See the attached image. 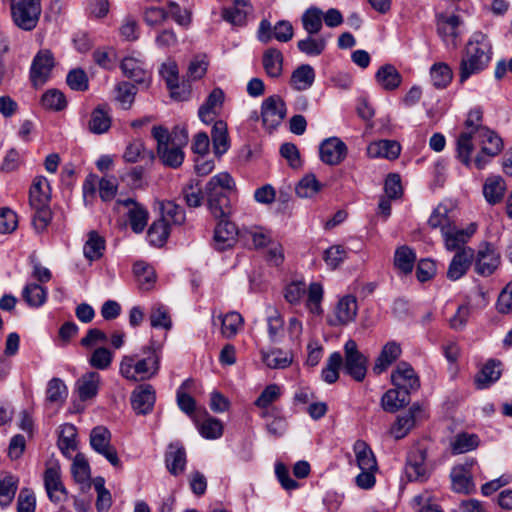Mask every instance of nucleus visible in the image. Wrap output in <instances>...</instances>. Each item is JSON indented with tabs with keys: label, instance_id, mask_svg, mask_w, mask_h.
<instances>
[{
	"label": "nucleus",
	"instance_id": "nucleus-1",
	"mask_svg": "<svg viewBox=\"0 0 512 512\" xmlns=\"http://www.w3.org/2000/svg\"><path fill=\"white\" fill-rule=\"evenodd\" d=\"M144 355L141 359L136 356H124L120 362L119 372L129 381H144L153 378L158 374L160 368V346L155 347L154 343L143 347Z\"/></svg>",
	"mask_w": 512,
	"mask_h": 512
},
{
	"label": "nucleus",
	"instance_id": "nucleus-2",
	"mask_svg": "<svg viewBox=\"0 0 512 512\" xmlns=\"http://www.w3.org/2000/svg\"><path fill=\"white\" fill-rule=\"evenodd\" d=\"M491 44L482 32H475L468 41L460 63V81L484 70L491 60Z\"/></svg>",
	"mask_w": 512,
	"mask_h": 512
},
{
	"label": "nucleus",
	"instance_id": "nucleus-3",
	"mask_svg": "<svg viewBox=\"0 0 512 512\" xmlns=\"http://www.w3.org/2000/svg\"><path fill=\"white\" fill-rule=\"evenodd\" d=\"M152 136L157 141V154L162 163L171 168H178L184 160V152L181 146L188 141L186 130L174 132V136L169 133L168 129L159 125L152 128Z\"/></svg>",
	"mask_w": 512,
	"mask_h": 512
},
{
	"label": "nucleus",
	"instance_id": "nucleus-4",
	"mask_svg": "<svg viewBox=\"0 0 512 512\" xmlns=\"http://www.w3.org/2000/svg\"><path fill=\"white\" fill-rule=\"evenodd\" d=\"M50 199L48 180L43 176L36 177L29 191V204L34 211L32 225L37 233L44 232L52 220Z\"/></svg>",
	"mask_w": 512,
	"mask_h": 512
},
{
	"label": "nucleus",
	"instance_id": "nucleus-5",
	"mask_svg": "<svg viewBox=\"0 0 512 512\" xmlns=\"http://www.w3.org/2000/svg\"><path fill=\"white\" fill-rule=\"evenodd\" d=\"M13 23L24 31L33 30L42 12L41 0H10Z\"/></svg>",
	"mask_w": 512,
	"mask_h": 512
},
{
	"label": "nucleus",
	"instance_id": "nucleus-6",
	"mask_svg": "<svg viewBox=\"0 0 512 512\" xmlns=\"http://www.w3.org/2000/svg\"><path fill=\"white\" fill-rule=\"evenodd\" d=\"M475 133V141L481 146V150L474 159V165L477 169H483L491 158L502 151L503 142L494 131L488 128H480Z\"/></svg>",
	"mask_w": 512,
	"mask_h": 512
},
{
	"label": "nucleus",
	"instance_id": "nucleus-7",
	"mask_svg": "<svg viewBox=\"0 0 512 512\" xmlns=\"http://www.w3.org/2000/svg\"><path fill=\"white\" fill-rule=\"evenodd\" d=\"M90 445L98 454L102 455L112 466L121 467L117 451L111 445V433L104 426H96L90 432Z\"/></svg>",
	"mask_w": 512,
	"mask_h": 512
},
{
	"label": "nucleus",
	"instance_id": "nucleus-8",
	"mask_svg": "<svg viewBox=\"0 0 512 512\" xmlns=\"http://www.w3.org/2000/svg\"><path fill=\"white\" fill-rule=\"evenodd\" d=\"M474 270L483 277L492 275L501 263V255L489 242H482L477 252H474Z\"/></svg>",
	"mask_w": 512,
	"mask_h": 512
},
{
	"label": "nucleus",
	"instance_id": "nucleus-9",
	"mask_svg": "<svg viewBox=\"0 0 512 512\" xmlns=\"http://www.w3.org/2000/svg\"><path fill=\"white\" fill-rule=\"evenodd\" d=\"M427 450L419 445L412 447L406 458L405 476L408 481L423 482L429 477V469L426 464Z\"/></svg>",
	"mask_w": 512,
	"mask_h": 512
},
{
	"label": "nucleus",
	"instance_id": "nucleus-10",
	"mask_svg": "<svg viewBox=\"0 0 512 512\" xmlns=\"http://www.w3.org/2000/svg\"><path fill=\"white\" fill-rule=\"evenodd\" d=\"M345 360L343 370L356 381H362L367 372V359L359 352L354 340H348L344 345Z\"/></svg>",
	"mask_w": 512,
	"mask_h": 512
},
{
	"label": "nucleus",
	"instance_id": "nucleus-11",
	"mask_svg": "<svg viewBox=\"0 0 512 512\" xmlns=\"http://www.w3.org/2000/svg\"><path fill=\"white\" fill-rule=\"evenodd\" d=\"M286 116V105L279 95H272L266 98L261 106V117L263 125L273 130L277 128Z\"/></svg>",
	"mask_w": 512,
	"mask_h": 512
},
{
	"label": "nucleus",
	"instance_id": "nucleus-12",
	"mask_svg": "<svg viewBox=\"0 0 512 512\" xmlns=\"http://www.w3.org/2000/svg\"><path fill=\"white\" fill-rule=\"evenodd\" d=\"M294 35L292 24L287 20H280L274 26L268 20H262L258 29V39L262 43H268L273 38L279 42H288Z\"/></svg>",
	"mask_w": 512,
	"mask_h": 512
},
{
	"label": "nucleus",
	"instance_id": "nucleus-13",
	"mask_svg": "<svg viewBox=\"0 0 512 512\" xmlns=\"http://www.w3.org/2000/svg\"><path fill=\"white\" fill-rule=\"evenodd\" d=\"M393 385L407 393H412L420 388V380L414 369L407 362H400L391 374Z\"/></svg>",
	"mask_w": 512,
	"mask_h": 512
},
{
	"label": "nucleus",
	"instance_id": "nucleus-14",
	"mask_svg": "<svg viewBox=\"0 0 512 512\" xmlns=\"http://www.w3.org/2000/svg\"><path fill=\"white\" fill-rule=\"evenodd\" d=\"M54 67V57L50 50L39 51L33 59L30 69V79L34 86L43 84L48 79Z\"/></svg>",
	"mask_w": 512,
	"mask_h": 512
},
{
	"label": "nucleus",
	"instance_id": "nucleus-15",
	"mask_svg": "<svg viewBox=\"0 0 512 512\" xmlns=\"http://www.w3.org/2000/svg\"><path fill=\"white\" fill-rule=\"evenodd\" d=\"M156 392L152 385L141 384L131 393V405L137 414H149L154 407Z\"/></svg>",
	"mask_w": 512,
	"mask_h": 512
},
{
	"label": "nucleus",
	"instance_id": "nucleus-16",
	"mask_svg": "<svg viewBox=\"0 0 512 512\" xmlns=\"http://www.w3.org/2000/svg\"><path fill=\"white\" fill-rule=\"evenodd\" d=\"M476 232V224L471 223L468 227L461 229L453 225L442 234L444 239L445 248L448 251H460L461 249L468 248L465 244Z\"/></svg>",
	"mask_w": 512,
	"mask_h": 512
},
{
	"label": "nucleus",
	"instance_id": "nucleus-17",
	"mask_svg": "<svg viewBox=\"0 0 512 512\" xmlns=\"http://www.w3.org/2000/svg\"><path fill=\"white\" fill-rule=\"evenodd\" d=\"M320 159L327 165L340 164L347 155V146L337 137L324 140L319 148Z\"/></svg>",
	"mask_w": 512,
	"mask_h": 512
},
{
	"label": "nucleus",
	"instance_id": "nucleus-18",
	"mask_svg": "<svg viewBox=\"0 0 512 512\" xmlns=\"http://www.w3.org/2000/svg\"><path fill=\"white\" fill-rule=\"evenodd\" d=\"M44 484L48 497L52 502L59 504L67 499V491L62 483L58 466L48 467L45 470Z\"/></svg>",
	"mask_w": 512,
	"mask_h": 512
},
{
	"label": "nucleus",
	"instance_id": "nucleus-19",
	"mask_svg": "<svg viewBox=\"0 0 512 512\" xmlns=\"http://www.w3.org/2000/svg\"><path fill=\"white\" fill-rule=\"evenodd\" d=\"M238 235L237 227L234 223L226 219H220L214 230L213 245L215 249L224 251L233 247Z\"/></svg>",
	"mask_w": 512,
	"mask_h": 512
},
{
	"label": "nucleus",
	"instance_id": "nucleus-20",
	"mask_svg": "<svg viewBox=\"0 0 512 512\" xmlns=\"http://www.w3.org/2000/svg\"><path fill=\"white\" fill-rule=\"evenodd\" d=\"M235 183L227 172H221L210 178L205 186L207 200L229 196L233 191Z\"/></svg>",
	"mask_w": 512,
	"mask_h": 512
},
{
	"label": "nucleus",
	"instance_id": "nucleus-21",
	"mask_svg": "<svg viewBox=\"0 0 512 512\" xmlns=\"http://www.w3.org/2000/svg\"><path fill=\"white\" fill-rule=\"evenodd\" d=\"M473 260L474 250L472 248L457 251L449 264L447 277L452 281L460 279L466 274Z\"/></svg>",
	"mask_w": 512,
	"mask_h": 512
},
{
	"label": "nucleus",
	"instance_id": "nucleus-22",
	"mask_svg": "<svg viewBox=\"0 0 512 512\" xmlns=\"http://www.w3.org/2000/svg\"><path fill=\"white\" fill-rule=\"evenodd\" d=\"M160 73L164 78L167 87L170 90V95L173 99L178 101H184L189 98L190 86H183V94L178 93L180 85L178 83V67L175 62L164 63L161 67Z\"/></svg>",
	"mask_w": 512,
	"mask_h": 512
},
{
	"label": "nucleus",
	"instance_id": "nucleus-23",
	"mask_svg": "<svg viewBox=\"0 0 512 512\" xmlns=\"http://www.w3.org/2000/svg\"><path fill=\"white\" fill-rule=\"evenodd\" d=\"M224 102V92L221 88H214L206 101L200 106L198 115L202 122L208 124L217 114Z\"/></svg>",
	"mask_w": 512,
	"mask_h": 512
},
{
	"label": "nucleus",
	"instance_id": "nucleus-24",
	"mask_svg": "<svg viewBox=\"0 0 512 512\" xmlns=\"http://www.w3.org/2000/svg\"><path fill=\"white\" fill-rule=\"evenodd\" d=\"M121 70L123 74L135 81L136 83H148L150 74L144 67V62L135 57H125L121 62Z\"/></svg>",
	"mask_w": 512,
	"mask_h": 512
},
{
	"label": "nucleus",
	"instance_id": "nucleus-25",
	"mask_svg": "<svg viewBox=\"0 0 512 512\" xmlns=\"http://www.w3.org/2000/svg\"><path fill=\"white\" fill-rule=\"evenodd\" d=\"M401 152V146L394 140H379L372 142L367 147V154L371 158H386L394 160L398 158Z\"/></svg>",
	"mask_w": 512,
	"mask_h": 512
},
{
	"label": "nucleus",
	"instance_id": "nucleus-26",
	"mask_svg": "<svg viewBox=\"0 0 512 512\" xmlns=\"http://www.w3.org/2000/svg\"><path fill=\"white\" fill-rule=\"evenodd\" d=\"M502 374L501 362L490 359L480 369L475 376V384L478 389H485L496 382Z\"/></svg>",
	"mask_w": 512,
	"mask_h": 512
},
{
	"label": "nucleus",
	"instance_id": "nucleus-27",
	"mask_svg": "<svg viewBox=\"0 0 512 512\" xmlns=\"http://www.w3.org/2000/svg\"><path fill=\"white\" fill-rule=\"evenodd\" d=\"M101 376L98 372L91 371L82 375L76 383L79 398L82 401L94 398L99 390Z\"/></svg>",
	"mask_w": 512,
	"mask_h": 512
},
{
	"label": "nucleus",
	"instance_id": "nucleus-28",
	"mask_svg": "<svg viewBox=\"0 0 512 512\" xmlns=\"http://www.w3.org/2000/svg\"><path fill=\"white\" fill-rule=\"evenodd\" d=\"M357 302L353 296H345L339 300L335 309V320H331V325H344L356 317Z\"/></svg>",
	"mask_w": 512,
	"mask_h": 512
},
{
	"label": "nucleus",
	"instance_id": "nucleus-29",
	"mask_svg": "<svg viewBox=\"0 0 512 512\" xmlns=\"http://www.w3.org/2000/svg\"><path fill=\"white\" fill-rule=\"evenodd\" d=\"M401 355V347L394 341L388 342L382 348L373 366V372L377 375L383 373Z\"/></svg>",
	"mask_w": 512,
	"mask_h": 512
},
{
	"label": "nucleus",
	"instance_id": "nucleus-30",
	"mask_svg": "<svg viewBox=\"0 0 512 512\" xmlns=\"http://www.w3.org/2000/svg\"><path fill=\"white\" fill-rule=\"evenodd\" d=\"M375 78L379 86L387 91L397 89L402 82L401 74L391 64L381 66L376 72Z\"/></svg>",
	"mask_w": 512,
	"mask_h": 512
},
{
	"label": "nucleus",
	"instance_id": "nucleus-31",
	"mask_svg": "<svg viewBox=\"0 0 512 512\" xmlns=\"http://www.w3.org/2000/svg\"><path fill=\"white\" fill-rule=\"evenodd\" d=\"M506 191V184L500 176H490L483 185V195L490 205H495L502 201Z\"/></svg>",
	"mask_w": 512,
	"mask_h": 512
},
{
	"label": "nucleus",
	"instance_id": "nucleus-32",
	"mask_svg": "<svg viewBox=\"0 0 512 512\" xmlns=\"http://www.w3.org/2000/svg\"><path fill=\"white\" fill-rule=\"evenodd\" d=\"M314 81V68L309 64H302L292 72L290 85L297 91H305L313 85Z\"/></svg>",
	"mask_w": 512,
	"mask_h": 512
},
{
	"label": "nucleus",
	"instance_id": "nucleus-33",
	"mask_svg": "<svg viewBox=\"0 0 512 512\" xmlns=\"http://www.w3.org/2000/svg\"><path fill=\"white\" fill-rule=\"evenodd\" d=\"M166 467L173 475L182 473L186 465V453L178 443L170 444L165 457Z\"/></svg>",
	"mask_w": 512,
	"mask_h": 512
},
{
	"label": "nucleus",
	"instance_id": "nucleus-34",
	"mask_svg": "<svg viewBox=\"0 0 512 512\" xmlns=\"http://www.w3.org/2000/svg\"><path fill=\"white\" fill-rule=\"evenodd\" d=\"M409 393L395 387L388 390L381 399L382 408L390 413H394L410 402Z\"/></svg>",
	"mask_w": 512,
	"mask_h": 512
},
{
	"label": "nucleus",
	"instance_id": "nucleus-35",
	"mask_svg": "<svg viewBox=\"0 0 512 512\" xmlns=\"http://www.w3.org/2000/svg\"><path fill=\"white\" fill-rule=\"evenodd\" d=\"M211 137L213 142L214 153L216 156L221 157L228 151L230 147L226 122L222 120L216 121L211 131Z\"/></svg>",
	"mask_w": 512,
	"mask_h": 512
},
{
	"label": "nucleus",
	"instance_id": "nucleus-36",
	"mask_svg": "<svg viewBox=\"0 0 512 512\" xmlns=\"http://www.w3.org/2000/svg\"><path fill=\"white\" fill-rule=\"evenodd\" d=\"M452 489L457 493L470 494L474 490L472 476L463 466L454 467L450 474Z\"/></svg>",
	"mask_w": 512,
	"mask_h": 512
},
{
	"label": "nucleus",
	"instance_id": "nucleus-37",
	"mask_svg": "<svg viewBox=\"0 0 512 512\" xmlns=\"http://www.w3.org/2000/svg\"><path fill=\"white\" fill-rule=\"evenodd\" d=\"M356 462L361 470H377V462L369 445L363 440L354 443Z\"/></svg>",
	"mask_w": 512,
	"mask_h": 512
},
{
	"label": "nucleus",
	"instance_id": "nucleus-38",
	"mask_svg": "<svg viewBox=\"0 0 512 512\" xmlns=\"http://www.w3.org/2000/svg\"><path fill=\"white\" fill-rule=\"evenodd\" d=\"M416 261V254L407 245L398 247L394 254V266L402 274H410Z\"/></svg>",
	"mask_w": 512,
	"mask_h": 512
},
{
	"label": "nucleus",
	"instance_id": "nucleus-39",
	"mask_svg": "<svg viewBox=\"0 0 512 512\" xmlns=\"http://www.w3.org/2000/svg\"><path fill=\"white\" fill-rule=\"evenodd\" d=\"M105 239L96 231H90L83 247L84 256L89 261L99 260L105 250Z\"/></svg>",
	"mask_w": 512,
	"mask_h": 512
},
{
	"label": "nucleus",
	"instance_id": "nucleus-40",
	"mask_svg": "<svg viewBox=\"0 0 512 512\" xmlns=\"http://www.w3.org/2000/svg\"><path fill=\"white\" fill-rule=\"evenodd\" d=\"M475 137L470 132H462L457 138V157L466 167H471L474 160L471 155L474 151Z\"/></svg>",
	"mask_w": 512,
	"mask_h": 512
},
{
	"label": "nucleus",
	"instance_id": "nucleus-41",
	"mask_svg": "<svg viewBox=\"0 0 512 512\" xmlns=\"http://www.w3.org/2000/svg\"><path fill=\"white\" fill-rule=\"evenodd\" d=\"M161 220L171 227L172 225H182L185 222L184 209L174 201H164L160 204Z\"/></svg>",
	"mask_w": 512,
	"mask_h": 512
},
{
	"label": "nucleus",
	"instance_id": "nucleus-42",
	"mask_svg": "<svg viewBox=\"0 0 512 512\" xmlns=\"http://www.w3.org/2000/svg\"><path fill=\"white\" fill-rule=\"evenodd\" d=\"M283 55L276 48H269L263 54V67L268 76L278 78L282 74Z\"/></svg>",
	"mask_w": 512,
	"mask_h": 512
},
{
	"label": "nucleus",
	"instance_id": "nucleus-43",
	"mask_svg": "<svg viewBox=\"0 0 512 512\" xmlns=\"http://www.w3.org/2000/svg\"><path fill=\"white\" fill-rule=\"evenodd\" d=\"M327 45L326 38L324 36L309 35L297 42V48L300 52L307 56H319L321 55Z\"/></svg>",
	"mask_w": 512,
	"mask_h": 512
},
{
	"label": "nucleus",
	"instance_id": "nucleus-44",
	"mask_svg": "<svg viewBox=\"0 0 512 512\" xmlns=\"http://www.w3.org/2000/svg\"><path fill=\"white\" fill-rule=\"evenodd\" d=\"M428 224L433 229L440 228L441 233L455 225L452 217L450 216V209L444 204H439L433 210L428 219Z\"/></svg>",
	"mask_w": 512,
	"mask_h": 512
},
{
	"label": "nucleus",
	"instance_id": "nucleus-45",
	"mask_svg": "<svg viewBox=\"0 0 512 512\" xmlns=\"http://www.w3.org/2000/svg\"><path fill=\"white\" fill-rule=\"evenodd\" d=\"M111 126V117L103 106H98L91 113L88 123L90 132L94 134H103L109 130Z\"/></svg>",
	"mask_w": 512,
	"mask_h": 512
},
{
	"label": "nucleus",
	"instance_id": "nucleus-46",
	"mask_svg": "<svg viewBox=\"0 0 512 512\" xmlns=\"http://www.w3.org/2000/svg\"><path fill=\"white\" fill-rule=\"evenodd\" d=\"M76 428L72 424H64L58 438V447L66 457H71V453L76 449Z\"/></svg>",
	"mask_w": 512,
	"mask_h": 512
},
{
	"label": "nucleus",
	"instance_id": "nucleus-47",
	"mask_svg": "<svg viewBox=\"0 0 512 512\" xmlns=\"http://www.w3.org/2000/svg\"><path fill=\"white\" fill-rule=\"evenodd\" d=\"M267 325L270 340L279 341L284 335V320L277 309L272 307L267 309Z\"/></svg>",
	"mask_w": 512,
	"mask_h": 512
},
{
	"label": "nucleus",
	"instance_id": "nucleus-48",
	"mask_svg": "<svg viewBox=\"0 0 512 512\" xmlns=\"http://www.w3.org/2000/svg\"><path fill=\"white\" fill-rule=\"evenodd\" d=\"M301 21L307 34L316 35L322 29L323 13L318 8H309L302 14Z\"/></svg>",
	"mask_w": 512,
	"mask_h": 512
},
{
	"label": "nucleus",
	"instance_id": "nucleus-49",
	"mask_svg": "<svg viewBox=\"0 0 512 512\" xmlns=\"http://www.w3.org/2000/svg\"><path fill=\"white\" fill-rule=\"evenodd\" d=\"M343 367V357L339 352H333L322 370V379L328 383L333 384L339 378V370Z\"/></svg>",
	"mask_w": 512,
	"mask_h": 512
},
{
	"label": "nucleus",
	"instance_id": "nucleus-50",
	"mask_svg": "<svg viewBox=\"0 0 512 512\" xmlns=\"http://www.w3.org/2000/svg\"><path fill=\"white\" fill-rule=\"evenodd\" d=\"M323 185L316 179L314 174L305 175L296 185L295 191L300 198H311L316 195Z\"/></svg>",
	"mask_w": 512,
	"mask_h": 512
},
{
	"label": "nucleus",
	"instance_id": "nucleus-51",
	"mask_svg": "<svg viewBox=\"0 0 512 512\" xmlns=\"http://www.w3.org/2000/svg\"><path fill=\"white\" fill-rule=\"evenodd\" d=\"M22 297L29 306L39 307L46 301L47 292L41 285L31 283L24 287Z\"/></svg>",
	"mask_w": 512,
	"mask_h": 512
},
{
	"label": "nucleus",
	"instance_id": "nucleus-52",
	"mask_svg": "<svg viewBox=\"0 0 512 512\" xmlns=\"http://www.w3.org/2000/svg\"><path fill=\"white\" fill-rule=\"evenodd\" d=\"M170 234V226L161 219L152 223L147 232L149 242L154 246H162Z\"/></svg>",
	"mask_w": 512,
	"mask_h": 512
},
{
	"label": "nucleus",
	"instance_id": "nucleus-53",
	"mask_svg": "<svg viewBox=\"0 0 512 512\" xmlns=\"http://www.w3.org/2000/svg\"><path fill=\"white\" fill-rule=\"evenodd\" d=\"M127 216L131 229L135 233H141L147 225L149 213L143 205H134L128 210Z\"/></svg>",
	"mask_w": 512,
	"mask_h": 512
},
{
	"label": "nucleus",
	"instance_id": "nucleus-54",
	"mask_svg": "<svg viewBox=\"0 0 512 512\" xmlns=\"http://www.w3.org/2000/svg\"><path fill=\"white\" fill-rule=\"evenodd\" d=\"M133 272L139 282V285L144 290H149L155 282V273L153 268L145 262H136L133 266Z\"/></svg>",
	"mask_w": 512,
	"mask_h": 512
},
{
	"label": "nucleus",
	"instance_id": "nucleus-55",
	"mask_svg": "<svg viewBox=\"0 0 512 512\" xmlns=\"http://www.w3.org/2000/svg\"><path fill=\"white\" fill-rule=\"evenodd\" d=\"M182 194L187 206L196 208L203 202V193L200 183L195 180H190L182 189Z\"/></svg>",
	"mask_w": 512,
	"mask_h": 512
},
{
	"label": "nucleus",
	"instance_id": "nucleus-56",
	"mask_svg": "<svg viewBox=\"0 0 512 512\" xmlns=\"http://www.w3.org/2000/svg\"><path fill=\"white\" fill-rule=\"evenodd\" d=\"M431 80L435 87H446L452 80V70L445 63H437L431 67Z\"/></svg>",
	"mask_w": 512,
	"mask_h": 512
},
{
	"label": "nucleus",
	"instance_id": "nucleus-57",
	"mask_svg": "<svg viewBox=\"0 0 512 512\" xmlns=\"http://www.w3.org/2000/svg\"><path fill=\"white\" fill-rule=\"evenodd\" d=\"M221 319V332L223 336L230 338L237 334L239 328L243 324L242 316L237 312H229Z\"/></svg>",
	"mask_w": 512,
	"mask_h": 512
},
{
	"label": "nucleus",
	"instance_id": "nucleus-58",
	"mask_svg": "<svg viewBox=\"0 0 512 512\" xmlns=\"http://www.w3.org/2000/svg\"><path fill=\"white\" fill-rule=\"evenodd\" d=\"M461 19L457 15L439 16L438 32L443 37H451L453 40L458 36V27Z\"/></svg>",
	"mask_w": 512,
	"mask_h": 512
},
{
	"label": "nucleus",
	"instance_id": "nucleus-59",
	"mask_svg": "<svg viewBox=\"0 0 512 512\" xmlns=\"http://www.w3.org/2000/svg\"><path fill=\"white\" fill-rule=\"evenodd\" d=\"M262 360L269 368L272 369L286 368L292 362V358L289 356V354L281 350L263 352Z\"/></svg>",
	"mask_w": 512,
	"mask_h": 512
},
{
	"label": "nucleus",
	"instance_id": "nucleus-60",
	"mask_svg": "<svg viewBox=\"0 0 512 512\" xmlns=\"http://www.w3.org/2000/svg\"><path fill=\"white\" fill-rule=\"evenodd\" d=\"M414 424L415 418L413 412L412 410H409L407 413L398 416L395 424L391 428V434L395 439H401L408 434Z\"/></svg>",
	"mask_w": 512,
	"mask_h": 512
},
{
	"label": "nucleus",
	"instance_id": "nucleus-61",
	"mask_svg": "<svg viewBox=\"0 0 512 512\" xmlns=\"http://www.w3.org/2000/svg\"><path fill=\"white\" fill-rule=\"evenodd\" d=\"M76 482L85 483L90 479V466L82 453H77L71 467Z\"/></svg>",
	"mask_w": 512,
	"mask_h": 512
},
{
	"label": "nucleus",
	"instance_id": "nucleus-62",
	"mask_svg": "<svg viewBox=\"0 0 512 512\" xmlns=\"http://www.w3.org/2000/svg\"><path fill=\"white\" fill-rule=\"evenodd\" d=\"M207 204L215 219H226L231 213L229 196L209 199Z\"/></svg>",
	"mask_w": 512,
	"mask_h": 512
},
{
	"label": "nucleus",
	"instance_id": "nucleus-63",
	"mask_svg": "<svg viewBox=\"0 0 512 512\" xmlns=\"http://www.w3.org/2000/svg\"><path fill=\"white\" fill-rule=\"evenodd\" d=\"M67 387L59 378H53L49 381L47 387V400L51 403H63L67 397Z\"/></svg>",
	"mask_w": 512,
	"mask_h": 512
},
{
	"label": "nucleus",
	"instance_id": "nucleus-64",
	"mask_svg": "<svg viewBox=\"0 0 512 512\" xmlns=\"http://www.w3.org/2000/svg\"><path fill=\"white\" fill-rule=\"evenodd\" d=\"M42 105L50 110L60 111L66 107L64 94L56 89L48 90L42 95Z\"/></svg>",
	"mask_w": 512,
	"mask_h": 512
}]
</instances>
